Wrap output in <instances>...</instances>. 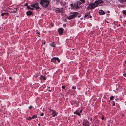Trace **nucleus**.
<instances>
[{
  "label": "nucleus",
  "mask_w": 126,
  "mask_h": 126,
  "mask_svg": "<svg viewBox=\"0 0 126 126\" xmlns=\"http://www.w3.org/2000/svg\"><path fill=\"white\" fill-rule=\"evenodd\" d=\"M76 9H78L79 8V6H78V4H75Z\"/></svg>",
  "instance_id": "16"
},
{
  "label": "nucleus",
  "mask_w": 126,
  "mask_h": 126,
  "mask_svg": "<svg viewBox=\"0 0 126 126\" xmlns=\"http://www.w3.org/2000/svg\"><path fill=\"white\" fill-rule=\"evenodd\" d=\"M71 6V8L72 9H76V6L75 5V4H71L70 5Z\"/></svg>",
  "instance_id": "11"
},
{
  "label": "nucleus",
  "mask_w": 126,
  "mask_h": 126,
  "mask_svg": "<svg viewBox=\"0 0 126 126\" xmlns=\"http://www.w3.org/2000/svg\"><path fill=\"white\" fill-rule=\"evenodd\" d=\"M52 111H53L52 113L53 117H54L56 116L57 114L58 113L56 112L54 110H52Z\"/></svg>",
  "instance_id": "9"
},
{
  "label": "nucleus",
  "mask_w": 126,
  "mask_h": 126,
  "mask_svg": "<svg viewBox=\"0 0 126 126\" xmlns=\"http://www.w3.org/2000/svg\"><path fill=\"white\" fill-rule=\"evenodd\" d=\"M48 91H49V92H51V91L50 90H48Z\"/></svg>",
  "instance_id": "42"
},
{
  "label": "nucleus",
  "mask_w": 126,
  "mask_h": 126,
  "mask_svg": "<svg viewBox=\"0 0 126 126\" xmlns=\"http://www.w3.org/2000/svg\"><path fill=\"white\" fill-rule=\"evenodd\" d=\"M115 103L114 102H113V103L112 104V105L114 106L115 105Z\"/></svg>",
  "instance_id": "33"
},
{
  "label": "nucleus",
  "mask_w": 126,
  "mask_h": 126,
  "mask_svg": "<svg viewBox=\"0 0 126 126\" xmlns=\"http://www.w3.org/2000/svg\"><path fill=\"white\" fill-rule=\"evenodd\" d=\"M123 13L124 14L126 15V11H124Z\"/></svg>",
  "instance_id": "29"
},
{
  "label": "nucleus",
  "mask_w": 126,
  "mask_h": 126,
  "mask_svg": "<svg viewBox=\"0 0 126 126\" xmlns=\"http://www.w3.org/2000/svg\"><path fill=\"white\" fill-rule=\"evenodd\" d=\"M32 108V107L31 106H30L29 107V108L30 109H31Z\"/></svg>",
  "instance_id": "31"
},
{
  "label": "nucleus",
  "mask_w": 126,
  "mask_h": 126,
  "mask_svg": "<svg viewBox=\"0 0 126 126\" xmlns=\"http://www.w3.org/2000/svg\"><path fill=\"white\" fill-rule=\"evenodd\" d=\"M77 15V13H74L70 15L69 16H68V18L69 19H71L73 18H74L76 17Z\"/></svg>",
  "instance_id": "3"
},
{
  "label": "nucleus",
  "mask_w": 126,
  "mask_h": 126,
  "mask_svg": "<svg viewBox=\"0 0 126 126\" xmlns=\"http://www.w3.org/2000/svg\"><path fill=\"white\" fill-rule=\"evenodd\" d=\"M62 89H65V87L64 86H62Z\"/></svg>",
  "instance_id": "30"
},
{
  "label": "nucleus",
  "mask_w": 126,
  "mask_h": 126,
  "mask_svg": "<svg viewBox=\"0 0 126 126\" xmlns=\"http://www.w3.org/2000/svg\"><path fill=\"white\" fill-rule=\"evenodd\" d=\"M40 79H43V80H45L46 79V78L45 77L43 76L42 75H41L40 77Z\"/></svg>",
  "instance_id": "15"
},
{
  "label": "nucleus",
  "mask_w": 126,
  "mask_h": 126,
  "mask_svg": "<svg viewBox=\"0 0 126 126\" xmlns=\"http://www.w3.org/2000/svg\"><path fill=\"white\" fill-rule=\"evenodd\" d=\"M55 44L54 43H52L50 44V45L52 47H55Z\"/></svg>",
  "instance_id": "18"
},
{
  "label": "nucleus",
  "mask_w": 126,
  "mask_h": 126,
  "mask_svg": "<svg viewBox=\"0 0 126 126\" xmlns=\"http://www.w3.org/2000/svg\"><path fill=\"white\" fill-rule=\"evenodd\" d=\"M63 29L62 28H60L58 30V32L60 34H62L63 33Z\"/></svg>",
  "instance_id": "7"
},
{
  "label": "nucleus",
  "mask_w": 126,
  "mask_h": 126,
  "mask_svg": "<svg viewBox=\"0 0 126 126\" xmlns=\"http://www.w3.org/2000/svg\"><path fill=\"white\" fill-rule=\"evenodd\" d=\"M8 14L7 13H2L1 14V15L2 16H3L5 15H7Z\"/></svg>",
  "instance_id": "21"
},
{
  "label": "nucleus",
  "mask_w": 126,
  "mask_h": 126,
  "mask_svg": "<svg viewBox=\"0 0 126 126\" xmlns=\"http://www.w3.org/2000/svg\"><path fill=\"white\" fill-rule=\"evenodd\" d=\"M108 13H109V11H108Z\"/></svg>",
  "instance_id": "44"
},
{
  "label": "nucleus",
  "mask_w": 126,
  "mask_h": 126,
  "mask_svg": "<svg viewBox=\"0 0 126 126\" xmlns=\"http://www.w3.org/2000/svg\"><path fill=\"white\" fill-rule=\"evenodd\" d=\"M88 15H85V17H87V16H88Z\"/></svg>",
  "instance_id": "38"
},
{
  "label": "nucleus",
  "mask_w": 126,
  "mask_h": 126,
  "mask_svg": "<svg viewBox=\"0 0 126 126\" xmlns=\"http://www.w3.org/2000/svg\"><path fill=\"white\" fill-rule=\"evenodd\" d=\"M49 3V1L47 0H41L39 2L40 4L44 7H47Z\"/></svg>",
  "instance_id": "1"
},
{
  "label": "nucleus",
  "mask_w": 126,
  "mask_h": 126,
  "mask_svg": "<svg viewBox=\"0 0 126 126\" xmlns=\"http://www.w3.org/2000/svg\"><path fill=\"white\" fill-rule=\"evenodd\" d=\"M82 3H84L85 2V0H79Z\"/></svg>",
  "instance_id": "24"
},
{
  "label": "nucleus",
  "mask_w": 126,
  "mask_h": 126,
  "mask_svg": "<svg viewBox=\"0 0 126 126\" xmlns=\"http://www.w3.org/2000/svg\"><path fill=\"white\" fill-rule=\"evenodd\" d=\"M63 11V9L62 8H61V9L57 8L56 10L55 11L57 13H59L61 12H62Z\"/></svg>",
  "instance_id": "8"
},
{
  "label": "nucleus",
  "mask_w": 126,
  "mask_h": 126,
  "mask_svg": "<svg viewBox=\"0 0 126 126\" xmlns=\"http://www.w3.org/2000/svg\"><path fill=\"white\" fill-rule=\"evenodd\" d=\"M83 126H89V122L88 121H85L83 122Z\"/></svg>",
  "instance_id": "5"
},
{
  "label": "nucleus",
  "mask_w": 126,
  "mask_h": 126,
  "mask_svg": "<svg viewBox=\"0 0 126 126\" xmlns=\"http://www.w3.org/2000/svg\"><path fill=\"white\" fill-rule=\"evenodd\" d=\"M25 6H27V8L28 9H31V10H33L34 9V8H31L30 6H29L28 5V4L27 3H26L25 4Z\"/></svg>",
  "instance_id": "12"
},
{
  "label": "nucleus",
  "mask_w": 126,
  "mask_h": 126,
  "mask_svg": "<svg viewBox=\"0 0 126 126\" xmlns=\"http://www.w3.org/2000/svg\"><path fill=\"white\" fill-rule=\"evenodd\" d=\"M125 63H126V62H125Z\"/></svg>",
  "instance_id": "48"
},
{
  "label": "nucleus",
  "mask_w": 126,
  "mask_h": 126,
  "mask_svg": "<svg viewBox=\"0 0 126 126\" xmlns=\"http://www.w3.org/2000/svg\"><path fill=\"white\" fill-rule=\"evenodd\" d=\"M91 17H92L91 16H90V18H91Z\"/></svg>",
  "instance_id": "45"
},
{
  "label": "nucleus",
  "mask_w": 126,
  "mask_h": 126,
  "mask_svg": "<svg viewBox=\"0 0 126 126\" xmlns=\"http://www.w3.org/2000/svg\"><path fill=\"white\" fill-rule=\"evenodd\" d=\"M27 15H30L32 14V13L31 11H29L27 12L26 13Z\"/></svg>",
  "instance_id": "13"
},
{
  "label": "nucleus",
  "mask_w": 126,
  "mask_h": 126,
  "mask_svg": "<svg viewBox=\"0 0 126 126\" xmlns=\"http://www.w3.org/2000/svg\"><path fill=\"white\" fill-rule=\"evenodd\" d=\"M72 88L73 89H76V86H73L72 87Z\"/></svg>",
  "instance_id": "27"
},
{
  "label": "nucleus",
  "mask_w": 126,
  "mask_h": 126,
  "mask_svg": "<svg viewBox=\"0 0 126 126\" xmlns=\"http://www.w3.org/2000/svg\"><path fill=\"white\" fill-rule=\"evenodd\" d=\"M32 119V118L31 117H29L28 118V119L30 120L31 119Z\"/></svg>",
  "instance_id": "36"
},
{
  "label": "nucleus",
  "mask_w": 126,
  "mask_h": 126,
  "mask_svg": "<svg viewBox=\"0 0 126 126\" xmlns=\"http://www.w3.org/2000/svg\"><path fill=\"white\" fill-rule=\"evenodd\" d=\"M74 114H77V115H80V114L77 111H76L74 112Z\"/></svg>",
  "instance_id": "20"
},
{
  "label": "nucleus",
  "mask_w": 126,
  "mask_h": 126,
  "mask_svg": "<svg viewBox=\"0 0 126 126\" xmlns=\"http://www.w3.org/2000/svg\"><path fill=\"white\" fill-rule=\"evenodd\" d=\"M50 26L51 27H53V23H51L50 25Z\"/></svg>",
  "instance_id": "35"
},
{
  "label": "nucleus",
  "mask_w": 126,
  "mask_h": 126,
  "mask_svg": "<svg viewBox=\"0 0 126 126\" xmlns=\"http://www.w3.org/2000/svg\"><path fill=\"white\" fill-rule=\"evenodd\" d=\"M56 60L58 63L60 62L61 61L58 58H56Z\"/></svg>",
  "instance_id": "19"
},
{
  "label": "nucleus",
  "mask_w": 126,
  "mask_h": 126,
  "mask_svg": "<svg viewBox=\"0 0 126 126\" xmlns=\"http://www.w3.org/2000/svg\"><path fill=\"white\" fill-rule=\"evenodd\" d=\"M15 10H13V11H11V12L13 13H15L16 12V11L17 10V9L16 8L14 9Z\"/></svg>",
  "instance_id": "17"
},
{
  "label": "nucleus",
  "mask_w": 126,
  "mask_h": 126,
  "mask_svg": "<svg viewBox=\"0 0 126 126\" xmlns=\"http://www.w3.org/2000/svg\"><path fill=\"white\" fill-rule=\"evenodd\" d=\"M42 44H45L46 43V42H45V41L44 40H43L42 41Z\"/></svg>",
  "instance_id": "25"
},
{
  "label": "nucleus",
  "mask_w": 126,
  "mask_h": 126,
  "mask_svg": "<svg viewBox=\"0 0 126 126\" xmlns=\"http://www.w3.org/2000/svg\"><path fill=\"white\" fill-rule=\"evenodd\" d=\"M56 58L55 57H54L53 58L51 59V61L52 62H53L54 63H55L56 62Z\"/></svg>",
  "instance_id": "14"
},
{
  "label": "nucleus",
  "mask_w": 126,
  "mask_h": 126,
  "mask_svg": "<svg viewBox=\"0 0 126 126\" xmlns=\"http://www.w3.org/2000/svg\"><path fill=\"white\" fill-rule=\"evenodd\" d=\"M79 5H80V4L81 3H80V2H79Z\"/></svg>",
  "instance_id": "41"
},
{
  "label": "nucleus",
  "mask_w": 126,
  "mask_h": 126,
  "mask_svg": "<svg viewBox=\"0 0 126 126\" xmlns=\"http://www.w3.org/2000/svg\"><path fill=\"white\" fill-rule=\"evenodd\" d=\"M113 96H112L111 97H110V100H112V99L113 98Z\"/></svg>",
  "instance_id": "26"
},
{
  "label": "nucleus",
  "mask_w": 126,
  "mask_h": 126,
  "mask_svg": "<svg viewBox=\"0 0 126 126\" xmlns=\"http://www.w3.org/2000/svg\"><path fill=\"white\" fill-rule=\"evenodd\" d=\"M50 88V87H48V88Z\"/></svg>",
  "instance_id": "47"
},
{
  "label": "nucleus",
  "mask_w": 126,
  "mask_h": 126,
  "mask_svg": "<svg viewBox=\"0 0 126 126\" xmlns=\"http://www.w3.org/2000/svg\"><path fill=\"white\" fill-rule=\"evenodd\" d=\"M36 117H37V116H36L35 115H34L32 116V119H34V118H35Z\"/></svg>",
  "instance_id": "23"
},
{
  "label": "nucleus",
  "mask_w": 126,
  "mask_h": 126,
  "mask_svg": "<svg viewBox=\"0 0 126 126\" xmlns=\"http://www.w3.org/2000/svg\"><path fill=\"white\" fill-rule=\"evenodd\" d=\"M31 6L32 7L36 8V9H37L40 8V7L38 5V4L37 3L31 4Z\"/></svg>",
  "instance_id": "4"
},
{
  "label": "nucleus",
  "mask_w": 126,
  "mask_h": 126,
  "mask_svg": "<svg viewBox=\"0 0 126 126\" xmlns=\"http://www.w3.org/2000/svg\"><path fill=\"white\" fill-rule=\"evenodd\" d=\"M82 110H80V113H81V111H82Z\"/></svg>",
  "instance_id": "43"
},
{
  "label": "nucleus",
  "mask_w": 126,
  "mask_h": 126,
  "mask_svg": "<svg viewBox=\"0 0 126 126\" xmlns=\"http://www.w3.org/2000/svg\"><path fill=\"white\" fill-rule=\"evenodd\" d=\"M63 26L64 27H65L66 26L65 24H63Z\"/></svg>",
  "instance_id": "37"
},
{
  "label": "nucleus",
  "mask_w": 126,
  "mask_h": 126,
  "mask_svg": "<svg viewBox=\"0 0 126 126\" xmlns=\"http://www.w3.org/2000/svg\"><path fill=\"white\" fill-rule=\"evenodd\" d=\"M38 125L39 126H40V124H38Z\"/></svg>",
  "instance_id": "46"
},
{
  "label": "nucleus",
  "mask_w": 126,
  "mask_h": 126,
  "mask_svg": "<svg viewBox=\"0 0 126 126\" xmlns=\"http://www.w3.org/2000/svg\"><path fill=\"white\" fill-rule=\"evenodd\" d=\"M37 34H38V37L39 36L40 33L38 31H37Z\"/></svg>",
  "instance_id": "28"
},
{
  "label": "nucleus",
  "mask_w": 126,
  "mask_h": 126,
  "mask_svg": "<svg viewBox=\"0 0 126 126\" xmlns=\"http://www.w3.org/2000/svg\"><path fill=\"white\" fill-rule=\"evenodd\" d=\"M103 2L101 0H98L95 1L94 2L97 4V6L99 4H100Z\"/></svg>",
  "instance_id": "6"
},
{
  "label": "nucleus",
  "mask_w": 126,
  "mask_h": 126,
  "mask_svg": "<svg viewBox=\"0 0 126 126\" xmlns=\"http://www.w3.org/2000/svg\"><path fill=\"white\" fill-rule=\"evenodd\" d=\"M104 116H102V117L101 118V119L102 120H103L104 119Z\"/></svg>",
  "instance_id": "34"
},
{
  "label": "nucleus",
  "mask_w": 126,
  "mask_h": 126,
  "mask_svg": "<svg viewBox=\"0 0 126 126\" xmlns=\"http://www.w3.org/2000/svg\"><path fill=\"white\" fill-rule=\"evenodd\" d=\"M9 78L10 79H12V78L11 77H9Z\"/></svg>",
  "instance_id": "40"
},
{
  "label": "nucleus",
  "mask_w": 126,
  "mask_h": 126,
  "mask_svg": "<svg viewBox=\"0 0 126 126\" xmlns=\"http://www.w3.org/2000/svg\"><path fill=\"white\" fill-rule=\"evenodd\" d=\"M124 76L126 77V74H124Z\"/></svg>",
  "instance_id": "39"
},
{
  "label": "nucleus",
  "mask_w": 126,
  "mask_h": 126,
  "mask_svg": "<svg viewBox=\"0 0 126 126\" xmlns=\"http://www.w3.org/2000/svg\"><path fill=\"white\" fill-rule=\"evenodd\" d=\"M97 6V4H96L95 2L94 3L90 4L88 8L90 9H92Z\"/></svg>",
  "instance_id": "2"
},
{
  "label": "nucleus",
  "mask_w": 126,
  "mask_h": 126,
  "mask_svg": "<svg viewBox=\"0 0 126 126\" xmlns=\"http://www.w3.org/2000/svg\"><path fill=\"white\" fill-rule=\"evenodd\" d=\"M44 115V113H42L40 115L41 116H43Z\"/></svg>",
  "instance_id": "32"
},
{
  "label": "nucleus",
  "mask_w": 126,
  "mask_h": 126,
  "mask_svg": "<svg viewBox=\"0 0 126 126\" xmlns=\"http://www.w3.org/2000/svg\"><path fill=\"white\" fill-rule=\"evenodd\" d=\"M99 14L100 15H103L105 14V13L103 11L101 10L99 11Z\"/></svg>",
  "instance_id": "10"
},
{
  "label": "nucleus",
  "mask_w": 126,
  "mask_h": 126,
  "mask_svg": "<svg viewBox=\"0 0 126 126\" xmlns=\"http://www.w3.org/2000/svg\"><path fill=\"white\" fill-rule=\"evenodd\" d=\"M119 0L121 3H123L124 2H125L126 1V0Z\"/></svg>",
  "instance_id": "22"
}]
</instances>
